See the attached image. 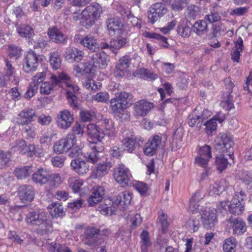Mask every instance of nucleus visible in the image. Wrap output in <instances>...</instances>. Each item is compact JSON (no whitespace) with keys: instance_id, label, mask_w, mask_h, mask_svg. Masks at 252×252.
<instances>
[{"instance_id":"obj_1","label":"nucleus","mask_w":252,"mask_h":252,"mask_svg":"<svg viewBox=\"0 0 252 252\" xmlns=\"http://www.w3.org/2000/svg\"><path fill=\"white\" fill-rule=\"evenodd\" d=\"M26 221L32 225L38 226V232L44 235L52 232V225L48 220L47 213L41 210H34L27 215Z\"/></svg>"},{"instance_id":"obj_2","label":"nucleus","mask_w":252,"mask_h":252,"mask_svg":"<svg viewBox=\"0 0 252 252\" xmlns=\"http://www.w3.org/2000/svg\"><path fill=\"white\" fill-rule=\"evenodd\" d=\"M233 136L228 132L220 133L215 140V148L220 152L226 154L230 158H233Z\"/></svg>"},{"instance_id":"obj_3","label":"nucleus","mask_w":252,"mask_h":252,"mask_svg":"<svg viewBox=\"0 0 252 252\" xmlns=\"http://www.w3.org/2000/svg\"><path fill=\"white\" fill-rule=\"evenodd\" d=\"M102 13L101 5L98 3L87 6L81 12V22L83 26L89 28L100 17Z\"/></svg>"},{"instance_id":"obj_4","label":"nucleus","mask_w":252,"mask_h":252,"mask_svg":"<svg viewBox=\"0 0 252 252\" xmlns=\"http://www.w3.org/2000/svg\"><path fill=\"white\" fill-rule=\"evenodd\" d=\"M50 82L42 83L40 87V93L43 95H47L54 91L56 86L63 88L64 83L69 80V76L64 73H59L58 75H52L50 78Z\"/></svg>"},{"instance_id":"obj_5","label":"nucleus","mask_w":252,"mask_h":252,"mask_svg":"<svg viewBox=\"0 0 252 252\" xmlns=\"http://www.w3.org/2000/svg\"><path fill=\"white\" fill-rule=\"evenodd\" d=\"M107 55L104 52L96 51L90 53L88 56V61L85 64V68L91 67H98L100 69H105L109 62Z\"/></svg>"},{"instance_id":"obj_6","label":"nucleus","mask_w":252,"mask_h":252,"mask_svg":"<svg viewBox=\"0 0 252 252\" xmlns=\"http://www.w3.org/2000/svg\"><path fill=\"white\" fill-rule=\"evenodd\" d=\"M129 94L125 92L120 93L110 100V107L115 115L122 114L126 108Z\"/></svg>"},{"instance_id":"obj_7","label":"nucleus","mask_w":252,"mask_h":252,"mask_svg":"<svg viewBox=\"0 0 252 252\" xmlns=\"http://www.w3.org/2000/svg\"><path fill=\"white\" fill-rule=\"evenodd\" d=\"M166 139V136L164 135H154L145 143L144 147V154L149 156H153L160 146H164Z\"/></svg>"},{"instance_id":"obj_8","label":"nucleus","mask_w":252,"mask_h":252,"mask_svg":"<svg viewBox=\"0 0 252 252\" xmlns=\"http://www.w3.org/2000/svg\"><path fill=\"white\" fill-rule=\"evenodd\" d=\"M87 134L91 139L94 140V142H102V139L105 135L109 136L115 134V130L113 127L110 129L111 132H105L101 128L94 124H89L87 126Z\"/></svg>"},{"instance_id":"obj_9","label":"nucleus","mask_w":252,"mask_h":252,"mask_svg":"<svg viewBox=\"0 0 252 252\" xmlns=\"http://www.w3.org/2000/svg\"><path fill=\"white\" fill-rule=\"evenodd\" d=\"M90 147L92 151L87 154L86 158L88 162L94 164L99 161L103 157L104 144L102 142H90Z\"/></svg>"},{"instance_id":"obj_10","label":"nucleus","mask_w":252,"mask_h":252,"mask_svg":"<svg viewBox=\"0 0 252 252\" xmlns=\"http://www.w3.org/2000/svg\"><path fill=\"white\" fill-rule=\"evenodd\" d=\"M167 12L164 3L161 2L152 4L148 11V22L154 24Z\"/></svg>"},{"instance_id":"obj_11","label":"nucleus","mask_w":252,"mask_h":252,"mask_svg":"<svg viewBox=\"0 0 252 252\" xmlns=\"http://www.w3.org/2000/svg\"><path fill=\"white\" fill-rule=\"evenodd\" d=\"M99 229L94 227L87 228L84 233V244L94 247L101 245L103 240L100 238L101 235L99 233Z\"/></svg>"},{"instance_id":"obj_12","label":"nucleus","mask_w":252,"mask_h":252,"mask_svg":"<svg viewBox=\"0 0 252 252\" xmlns=\"http://www.w3.org/2000/svg\"><path fill=\"white\" fill-rule=\"evenodd\" d=\"M38 66L37 55L32 50L29 51L25 56L23 63V68L26 73L35 71Z\"/></svg>"},{"instance_id":"obj_13","label":"nucleus","mask_w":252,"mask_h":252,"mask_svg":"<svg viewBox=\"0 0 252 252\" xmlns=\"http://www.w3.org/2000/svg\"><path fill=\"white\" fill-rule=\"evenodd\" d=\"M46 73L44 72L37 73L32 78V81L30 83L29 87L25 94V97L30 99L37 92L39 84L42 82L45 78Z\"/></svg>"},{"instance_id":"obj_14","label":"nucleus","mask_w":252,"mask_h":252,"mask_svg":"<svg viewBox=\"0 0 252 252\" xmlns=\"http://www.w3.org/2000/svg\"><path fill=\"white\" fill-rule=\"evenodd\" d=\"M74 121L73 115L66 109L62 110L57 116V124L58 127L63 129L69 128Z\"/></svg>"},{"instance_id":"obj_15","label":"nucleus","mask_w":252,"mask_h":252,"mask_svg":"<svg viewBox=\"0 0 252 252\" xmlns=\"http://www.w3.org/2000/svg\"><path fill=\"white\" fill-rule=\"evenodd\" d=\"M114 177L116 181L123 186L128 184L131 177L129 169L124 165H119L114 170Z\"/></svg>"},{"instance_id":"obj_16","label":"nucleus","mask_w":252,"mask_h":252,"mask_svg":"<svg viewBox=\"0 0 252 252\" xmlns=\"http://www.w3.org/2000/svg\"><path fill=\"white\" fill-rule=\"evenodd\" d=\"M63 88L66 90L67 98L70 105L73 107L77 106V97L76 93L78 91V87L71 80L69 76V80L64 83Z\"/></svg>"},{"instance_id":"obj_17","label":"nucleus","mask_w":252,"mask_h":252,"mask_svg":"<svg viewBox=\"0 0 252 252\" xmlns=\"http://www.w3.org/2000/svg\"><path fill=\"white\" fill-rule=\"evenodd\" d=\"M131 58L125 56L119 59L115 67V75L118 77L125 76L129 71Z\"/></svg>"},{"instance_id":"obj_18","label":"nucleus","mask_w":252,"mask_h":252,"mask_svg":"<svg viewBox=\"0 0 252 252\" xmlns=\"http://www.w3.org/2000/svg\"><path fill=\"white\" fill-rule=\"evenodd\" d=\"M132 199V194L127 191L120 193L112 202L114 208H119L120 210H124L129 205Z\"/></svg>"},{"instance_id":"obj_19","label":"nucleus","mask_w":252,"mask_h":252,"mask_svg":"<svg viewBox=\"0 0 252 252\" xmlns=\"http://www.w3.org/2000/svg\"><path fill=\"white\" fill-rule=\"evenodd\" d=\"M128 42L127 38L120 36L116 39L111 40L110 43H102L100 48L102 49H109L114 53H116L117 50L124 47Z\"/></svg>"},{"instance_id":"obj_20","label":"nucleus","mask_w":252,"mask_h":252,"mask_svg":"<svg viewBox=\"0 0 252 252\" xmlns=\"http://www.w3.org/2000/svg\"><path fill=\"white\" fill-rule=\"evenodd\" d=\"M91 192L87 201L89 206H94L99 203L103 198L105 189L102 186H97L93 188Z\"/></svg>"},{"instance_id":"obj_21","label":"nucleus","mask_w":252,"mask_h":252,"mask_svg":"<svg viewBox=\"0 0 252 252\" xmlns=\"http://www.w3.org/2000/svg\"><path fill=\"white\" fill-rule=\"evenodd\" d=\"M154 107L153 103L145 100H140L134 104V114L136 117H142L147 113Z\"/></svg>"},{"instance_id":"obj_22","label":"nucleus","mask_w":252,"mask_h":252,"mask_svg":"<svg viewBox=\"0 0 252 252\" xmlns=\"http://www.w3.org/2000/svg\"><path fill=\"white\" fill-rule=\"evenodd\" d=\"M112 166V163L110 161L103 162L97 164L92 171L91 178L97 179H101L108 173Z\"/></svg>"},{"instance_id":"obj_23","label":"nucleus","mask_w":252,"mask_h":252,"mask_svg":"<svg viewBox=\"0 0 252 252\" xmlns=\"http://www.w3.org/2000/svg\"><path fill=\"white\" fill-rule=\"evenodd\" d=\"M20 199L22 202H31L34 198L35 192L34 188L31 185H24L18 189Z\"/></svg>"},{"instance_id":"obj_24","label":"nucleus","mask_w":252,"mask_h":252,"mask_svg":"<svg viewBox=\"0 0 252 252\" xmlns=\"http://www.w3.org/2000/svg\"><path fill=\"white\" fill-rule=\"evenodd\" d=\"M32 180L36 184L45 185L51 180L50 174L46 169L41 167L33 173Z\"/></svg>"},{"instance_id":"obj_25","label":"nucleus","mask_w":252,"mask_h":252,"mask_svg":"<svg viewBox=\"0 0 252 252\" xmlns=\"http://www.w3.org/2000/svg\"><path fill=\"white\" fill-rule=\"evenodd\" d=\"M48 35L50 40L56 43L64 44L67 40V36L55 27L48 29Z\"/></svg>"},{"instance_id":"obj_26","label":"nucleus","mask_w":252,"mask_h":252,"mask_svg":"<svg viewBox=\"0 0 252 252\" xmlns=\"http://www.w3.org/2000/svg\"><path fill=\"white\" fill-rule=\"evenodd\" d=\"M204 227L208 229L213 227L217 222V216L214 210L205 211L201 216Z\"/></svg>"},{"instance_id":"obj_27","label":"nucleus","mask_w":252,"mask_h":252,"mask_svg":"<svg viewBox=\"0 0 252 252\" xmlns=\"http://www.w3.org/2000/svg\"><path fill=\"white\" fill-rule=\"evenodd\" d=\"M83 57V52L74 47L67 48L64 54V58L66 60L70 63L78 62L82 60Z\"/></svg>"},{"instance_id":"obj_28","label":"nucleus","mask_w":252,"mask_h":252,"mask_svg":"<svg viewBox=\"0 0 252 252\" xmlns=\"http://www.w3.org/2000/svg\"><path fill=\"white\" fill-rule=\"evenodd\" d=\"M36 117L35 112L32 109H25L18 115V122L21 125H29Z\"/></svg>"},{"instance_id":"obj_29","label":"nucleus","mask_w":252,"mask_h":252,"mask_svg":"<svg viewBox=\"0 0 252 252\" xmlns=\"http://www.w3.org/2000/svg\"><path fill=\"white\" fill-rule=\"evenodd\" d=\"M80 43L83 46L87 47L90 51V53L99 50V46L96 39L92 35L89 34L83 37L80 40Z\"/></svg>"},{"instance_id":"obj_30","label":"nucleus","mask_w":252,"mask_h":252,"mask_svg":"<svg viewBox=\"0 0 252 252\" xmlns=\"http://www.w3.org/2000/svg\"><path fill=\"white\" fill-rule=\"evenodd\" d=\"M72 170L79 175H83L89 171V166L87 162L80 158L72 160L70 163Z\"/></svg>"},{"instance_id":"obj_31","label":"nucleus","mask_w":252,"mask_h":252,"mask_svg":"<svg viewBox=\"0 0 252 252\" xmlns=\"http://www.w3.org/2000/svg\"><path fill=\"white\" fill-rule=\"evenodd\" d=\"M4 62L5 63V66L4 67V72L3 76L4 82L2 85L4 86L10 81H13L12 80V78H14V81L15 82V84H17V81L15 77L13 76L15 72V68L7 59H5Z\"/></svg>"},{"instance_id":"obj_32","label":"nucleus","mask_w":252,"mask_h":252,"mask_svg":"<svg viewBox=\"0 0 252 252\" xmlns=\"http://www.w3.org/2000/svg\"><path fill=\"white\" fill-rule=\"evenodd\" d=\"M33 172V167L32 166H24L16 167L14 174L18 179H25L30 176Z\"/></svg>"},{"instance_id":"obj_33","label":"nucleus","mask_w":252,"mask_h":252,"mask_svg":"<svg viewBox=\"0 0 252 252\" xmlns=\"http://www.w3.org/2000/svg\"><path fill=\"white\" fill-rule=\"evenodd\" d=\"M245 202H239V200L233 198L228 206V211L234 215H240L244 210Z\"/></svg>"},{"instance_id":"obj_34","label":"nucleus","mask_w":252,"mask_h":252,"mask_svg":"<svg viewBox=\"0 0 252 252\" xmlns=\"http://www.w3.org/2000/svg\"><path fill=\"white\" fill-rule=\"evenodd\" d=\"M229 221L233 223V232L237 235H240L244 233L246 230V226L245 222L240 218L233 219L230 218Z\"/></svg>"},{"instance_id":"obj_35","label":"nucleus","mask_w":252,"mask_h":252,"mask_svg":"<svg viewBox=\"0 0 252 252\" xmlns=\"http://www.w3.org/2000/svg\"><path fill=\"white\" fill-rule=\"evenodd\" d=\"M16 30L20 36L26 38H31L34 34L33 29L25 24L16 25Z\"/></svg>"},{"instance_id":"obj_36","label":"nucleus","mask_w":252,"mask_h":252,"mask_svg":"<svg viewBox=\"0 0 252 252\" xmlns=\"http://www.w3.org/2000/svg\"><path fill=\"white\" fill-rule=\"evenodd\" d=\"M122 145L124 150L129 153L133 152L137 146H139L135 137L133 136L126 137L124 138L122 141Z\"/></svg>"},{"instance_id":"obj_37","label":"nucleus","mask_w":252,"mask_h":252,"mask_svg":"<svg viewBox=\"0 0 252 252\" xmlns=\"http://www.w3.org/2000/svg\"><path fill=\"white\" fill-rule=\"evenodd\" d=\"M48 208L53 217H62L65 215L63 208L60 203L57 202L52 203L48 206Z\"/></svg>"},{"instance_id":"obj_38","label":"nucleus","mask_w":252,"mask_h":252,"mask_svg":"<svg viewBox=\"0 0 252 252\" xmlns=\"http://www.w3.org/2000/svg\"><path fill=\"white\" fill-rule=\"evenodd\" d=\"M243 50V41L241 37L235 42V48L234 51L231 53V59L233 61L237 63L239 62L240 52Z\"/></svg>"},{"instance_id":"obj_39","label":"nucleus","mask_w":252,"mask_h":252,"mask_svg":"<svg viewBox=\"0 0 252 252\" xmlns=\"http://www.w3.org/2000/svg\"><path fill=\"white\" fill-rule=\"evenodd\" d=\"M192 31L199 36L206 33L208 31V25L205 20H199L195 22L192 26Z\"/></svg>"},{"instance_id":"obj_40","label":"nucleus","mask_w":252,"mask_h":252,"mask_svg":"<svg viewBox=\"0 0 252 252\" xmlns=\"http://www.w3.org/2000/svg\"><path fill=\"white\" fill-rule=\"evenodd\" d=\"M106 24L108 30L113 32L121 30L124 27V24L121 20L117 17L108 19Z\"/></svg>"},{"instance_id":"obj_41","label":"nucleus","mask_w":252,"mask_h":252,"mask_svg":"<svg viewBox=\"0 0 252 252\" xmlns=\"http://www.w3.org/2000/svg\"><path fill=\"white\" fill-rule=\"evenodd\" d=\"M145 37L158 40L159 45L162 48H167L169 46L167 39L158 33L147 32L145 33Z\"/></svg>"},{"instance_id":"obj_42","label":"nucleus","mask_w":252,"mask_h":252,"mask_svg":"<svg viewBox=\"0 0 252 252\" xmlns=\"http://www.w3.org/2000/svg\"><path fill=\"white\" fill-rule=\"evenodd\" d=\"M215 163L217 166V169L220 172L225 170L228 165L227 158L222 154L216 157Z\"/></svg>"},{"instance_id":"obj_43","label":"nucleus","mask_w":252,"mask_h":252,"mask_svg":"<svg viewBox=\"0 0 252 252\" xmlns=\"http://www.w3.org/2000/svg\"><path fill=\"white\" fill-rule=\"evenodd\" d=\"M202 197L199 191H196L191 196L189 201V210L190 211L194 212L199 207L198 202Z\"/></svg>"},{"instance_id":"obj_44","label":"nucleus","mask_w":252,"mask_h":252,"mask_svg":"<svg viewBox=\"0 0 252 252\" xmlns=\"http://www.w3.org/2000/svg\"><path fill=\"white\" fill-rule=\"evenodd\" d=\"M12 149L15 152H19L22 154H26L27 144L23 139L15 141L11 144Z\"/></svg>"},{"instance_id":"obj_45","label":"nucleus","mask_w":252,"mask_h":252,"mask_svg":"<svg viewBox=\"0 0 252 252\" xmlns=\"http://www.w3.org/2000/svg\"><path fill=\"white\" fill-rule=\"evenodd\" d=\"M137 72L140 78L145 80H154L157 78V75L156 74L144 68L138 69Z\"/></svg>"},{"instance_id":"obj_46","label":"nucleus","mask_w":252,"mask_h":252,"mask_svg":"<svg viewBox=\"0 0 252 252\" xmlns=\"http://www.w3.org/2000/svg\"><path fill=\"white\" fill-rule=\"evenodd\" d=\"M197 108H195L194 111L189 115V125L191 127H193L197 123L196 127H198V129L199 130L202 126V123L199 119V117L198 116Z\"/></svg>"},{"instance_id":"obj_47","label":"nucleus","mask_w":252,"mask_h":252,"mask_svg":"<svg viewBox=\"0 0 252 252\" xmlns=\"http://www.w3.org/2000/svg\"><path fill=\"white\" fill-rule=\"evenodd\" d=\"M68 182L69 187L71 188L74 192H79L81 187L83 184L82 180L74 177H70L68 180Z\"/></svg>"},{"instance_id":"obj_48","label":"nucleus","mask_w":252,"mask_h":252,"mask_svg":"<svg viewBox=\"0 0 252 252\" xmlns=\"http://www.w3.org/2000/svg\"><path fill=\"white\" fill-rule=\"evenodd\" d=\"M236 246L235 239L229 237L224 240L223 244V250L224 252H235Z\"/></svg>"},{"instance_id":"obj_49","label":"nucleus","mask_w":252,"mask_h":252,"mask_svg":"<svg viewBox=\"0 0 252 252\" xmlns=\"http://www.w3.org/2000/svg\"><path fill=\"white\" fill-rule=\"evenodd\" d=\"M199 14V7L193 4L188 6L185 11L186 16L190 19H195Z\"/></svg>"},{"instance_id":"obj_50","label":"nucleus","mask_w":252,"mask_h":252,"mask_svg":"<svg viewBox=\"0 0 252 252\" xmlns=\"http://www.w3.org/2000/svg\"><path fill=\"white\" fill-rule=\"evenodd\" d=\"M141 239V251L142 252H147V248L151 245L149 238V234L147 231H143L140 235Z\"/></svg>"},{"instance_id":"obj_51","label":"nucleus","mask_w":252,"mask_h":252,"mask_svg":"<svg viewBox=\"0 0 252 252\" xmlns=\"http://www.w3.org/2000/svg\"><path fill=\"white\" fill-rule=\"evenodd\" d=\"M50 63L53 68L55 70L60 67L62 61L58 53L54 52L51 53Z\"/></svg>"},{"instance_id":"obj_52","label":"nucleus","mask_w":252,"mask_h":252,"mask_svg":"<svg viewBox=\"0 0 252 252\" xmlns=\"http://www.w3.org/2000/svg\"><path fill=\"white\" fill-rule=\"evenodd\" d=\"M63 139L65 143L66 149H67V151L77 145L76 136L73 134L69 133Z\"/></svg>"},{"instance_id":"obj_53","label":"nucleus","mask_w":252,"mask_h":252,"mask_svg":"<svg viewBox=\"0 0 252 252\" xmlns=\"http://www.w3.org/2000/svg\"><path fill=\"white\" fill-rule=\"evenodd\" d=\"M204 125L206 126L205 131L208 135L211 134L217 129V123L215 119H211L204 124Z\"/></svg>"},{"instance_id":"obj_54","label":"nucleus","mask_w":252,"mask_h":252,"mask_svg":"<svg viewBox=\"0 0 252 252\" xmlns=\"http://www.w3.org/2000/svg\"><path fill=\"white\" fill-rule=\"evenodd\" d=\"M53 151L55 153L58 154L67 152L63 138L55 143L53 146Z\"/></svg>"},{"instance_id":"obj_55","label":"nucleus","mask_w":252,"mask_h":252,"mask_svg":"<svg viewBox=\"0 0 252 252\" xmlns=\"http://www.w3.org/2000/svg\"><path fill=\"white\" fill-rule=\"evenodd\" d=\"M226 30L224 25L221 23L213 25L212 28V34L214 37L220 36Z\"/></svg>"},{"instance_id":"obj_56","label":"nucleus","mask_w":252,"mask_h":252,"mask_svg":"<svg viewBox=\"0 0 252 252\" xmlns=\"http://www.w3.org/2000/svg\"><path fill=\"white\" fill-rule=\"evenodd\" d=\"M21 55V50L17 46L10 45L8 46V56L15 59L19 58Z\"/></svg>"},{"instance_id":"obj_57","label":"nucleus","mask_w":252,"mask_h":252,"mask_svg":"<svg viewBox=\"0 0 252 252\" xmlns=\"http://www.w3.org/2000/svg\"><path fill=\"white\" fill-rule=\"evenodd\" d=\"M211 147L208 145H204L200 147L198 151V155L212 158Z\"/></svg>"},{"instance_id":"obj_58","label":"nucleus","mask_w":252,"mask_h":252,"mask_svg":"<svg viewBox=\"0 0 252 252\" xmlns=\"http://www.w3.org/2000/svg\"><path fill=\"white\" fill-rule=\"evenodd\" d=\"M11 154L7 152L0 151V169L3 168L9 161Z\"/></svg>"},{"instance_id":"obj_59","label":"nucleus","mask_w":252,"mask_h":252,"mask_svg":"<svg viewBox=\"0 0 252 252\" xmlns=\"http://www.w3.org/2000/svg\"><path fill=\"white\" fill-rule=\"evenodd\" d=\"M220 18L221 17L218 12L211 11L205 16L204 20L210 23H213L219 21Z\"/></svg>"},{"instance_id":"obj_60","label":"nucleus","mask_w":252,"mask_h":252,"mask_svg":"<svg viewBox=\"0 0 252 252\" xmlns=\"http://www.w3.org/2000/svg\"><path fill=\"white\" fill-rule=\"evenodd\" d=\"M188 2V0H175L171 4V7L175 11H180L186 6Z\"/></svg>"},{"instance_id":"obj_61","label":"nucleus","mask_w":252,"mask_h":252,"mask_svg":"<svg viewBox=\"0 0 252 252\" xmlns=\"http://www.w3.org/2000/svg\"><path fill=\"white\" fill-rule=\"evenodd\" d=\"M23 131L28 137L32 138L35 137L36 134V128L32 125H25L23 128Z\"/></svg>"},{"instance_id":"obj_62","label":"nucleus","mask_w":252,"mask_h":252,"mask_svg":"<svg viewBox=\"0 0 252 252\" xmlns=\"http://www.w3.org/2000/svg\"><path fill=\"white\" fill-rule=\"evenodd\" d=\"M177 31L182 36L186 37L190 35L191 29L188 27L183 25H180L178 26Z\"/></svg>"},{"instance_id":"obj_63","label":"nucleus","mask_w":252,"mask_h":252,"mask_svg":"<svg viewBox=\"0 0 252 252\" xmlns=\"http://www.w3.org/2000/svg\"><path fill=\"white\" fill-rule=\"evenodd\" d=\"M189 230L191 232H195L198 230L199 222L198 220H190L187 223Z\"/></svg>"},{"instance_id":"obj_64","label":"nucleus","mask_w":252,"mask_h":252,"mask_svg":"<svg viewBox=\"0 0 252 252\" xmlns=\"http://www.w3.org/2000/svg\"><path fill=\"white\" fill-rule=\"evenodd\" d=\"M53 252H71L70 249L64 246L52 243L51 244V249Z\"/></svg>"}]
</instances>
